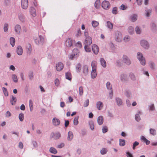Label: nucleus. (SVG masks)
<instances>
[{"instance_id": "nucleus-12", "label": "nucleus", "mask_w": 157, "mask_h": 157, "mask_svg": "<svg viewBox=\"0 0 157 157\" xmlns=\"http://www.w3.org/2000/svg\"><path fill=\"white\" fill-rule=\"evenodd\" d=\"M123 61L126 64L129 65L131 63V62L127 56L125 55H124L123 56Z\"/></svg>"}, {"instance_id": "nucleus-36", "label": "nucleus", "mask_w": 157, "mask_h": 157, "mask_svg": "<svg viewBox=\"0 0 157 157\" xmlns=\"http://www.w3.org/2000/svg\"><path fill=\"white\" fill-rule=\"evenodd\" d=\"M128 30L130 34H132L134 32V29L132 26H130L128 27Z\"/></svg>"}, {"instance_id": "nucleus-19", "label": "nucleus", "mask_w": 157, "mask_h": 157, "mask_svg": "<svg viewBox=\"0 0 157 157\" xmlns=\"http://www.w3.org/2000/svg\"><path fill=\"white\" fill-rule=\"evenodd\" d=\"M83 72L85 75H87L88 72V67L86 65H85L82 67Z\"/></svg>"}, {"instance_id": "nucleus-50", "label": "nucleus", "mask_w": 157, "mask_h": 157, "mask_svg": "<svg viewBox=\"0 0 157 157\" xmlns=\"http://www.w3.org/2000/svg\"><path fill=\"white\" fill-rule=\"evenodd\" d=\"M139 144V143L137 141H135L133 144L132 148L133 150L135 149V147L136 146H138Z\"/></svg>"}, {"instance_id": "nucleus-37", "label": "nucleus", "mask_w": 157, "mask_h": 157, "mask_svg": "<svg viewBox=\"0 0 157 157\" xmlns=\"http://www.w3.org/2000/svg\"><path fill=\"white\" fill-rule=\"evenodd\" d=\"M79 117H78L77 116L76 117H75L74 120V124L75 125H77L78 124V119Z\"/></svg>"}, {"instance_id": "nucleus-13", "label": "nucleus", "mask_w": 157, "mask_h": 157, "mask_svg": "<svg viewBox=\"0 0 157 157\" xmlns=\"http://www.w3.org/2000/svg\"><path fill=\"white\" fill-rule=\"evenodd\" d=\"M17 52L19 55H21L23 52V49L20 46H18L17 48Z\"/></svg>"}, {"instance_id": "nucleus-53", "label": "nucleus", "mask_w": 157, "mask_h": 157, "mask_svg": "<svg viewBox=\"0 0 157 157\" xmlns=\"http://www.w3.org/2000/svg\"><path fill=\"white\" fill-rule=\"evenodd\" d=\"M130 39V37L128 36H125L124 38V40L125 42H127Z\"/></svg>"}, {"instance_id": "nucleus-20", "label": "nucleus", "mask_w": 157, "mask_h": 157, "mask_svg": "<svg viewBox=\"0 0 157 157\" xmlns=\"http://www.w3.org/2000/svg\"><path fill=\"white\" fill-rule=\"evenodd\" d=\"M30 13L31 15L33 17H35L36 15V12L35 9L33 7H31L30 10Z\"/></svg>"}, {"instance_id": "nucleus-52", "label": "nucleus", "mask_w": 157, "mask_h": 157, "mask_svg": "<svg viewBox=\"0 0 157 157\" xmlns=\"http://www.w3.org/2000/svg\"><path fill=\"white\" fill-rule=\"evenodd\" d=\"M135 118L136 120L137 121H139L140 120V118L139 115L138 114H136L135 116Z\"/></svg>"}, {"instance_id": "nucleus-26", "label": "nucleus", "mask_w": 157, "mask_h": 157, "mask_svg": "<svg viewBox=\"0 0 157 157\" xmlns=\"http://www.w3.org/2000/svg\"><path fill=\"white\" fill-rule=\"evenodd\" d=\"M10 43L12 46L13 47L15 45V40L14 37H11L10 38Z\"/></svg>"}, {"instance_id": "nucleus-61", "label": "nucleus", "mask_w": 157, "mask_h": 157, "mask_svg": "<svg viewBox=\"0 0 157 157\" xmlns=\"http://www.w3.org/2000/svg\"><path fill=\"white\" fill-rule=\"evenodd\" d=\"M90 126L91 129L93 130L94 128V125L93 122H90Z\"/></svg>"}, {"instance_id": "nucleus-64", "label": "nucleus", "mask_w": 157, "mask_h": 157, "mask_svg": "<svg viewBox=\"0 0 157 157\" xmlns=\"http://www.w3.org/2000/svg\"><path fill=\"white\" fill-rule=\"evenodd\" d=\"M11 116V114L10 112L9 111H7L6 113V117H9Z\"/></svg>"}, {"instance_id": "nucleus-3", "label": "nucleus", "mask_w": 157, "mask_h": 157, "mask_svg": "<svg viewBox=\"0 0 157 157\" xmlns=\"http://www.w3.org/2000/svg\"><path fill=\"white\" fill-rule=\"evenodd\" d=\"M102 7L104 9L107 10L110 6V4L109 1L106 0L103 1L101 4Z\"/></svg>"}, {"instance_id": "nucleus-15", "label": "nucleus", "mask_w": 157, "mask_h": 157, "mask_svg": "<svg viewBox=\"0 0 157 157\" xmlns=\"http://www.w3.org/2000/svg\"><path fill=\"white\" fill-rule=\"evenodd\" d=\"M15 30L16 33L19 34L21 30V26L20 25H17L15 27Z\"/></svg>"}, {"instance_id": "nucleus-9", "label": "nucleus", "mask_w": 157, "mask_h": 157, "mask_svg": "<svg viewBox=\"0 0 157 157\" xmlns=\"http://www.w3.org/2000/svg\"><path fill=\"white\" fill-rule=\"evenodd\" d=\"M60 136V134L59 132L56 133L55 134L54 133H52L51 135V137L56 140L59 139Z\"/></svg>"}, {"instance_id": "nucleus-46", "label": "nucleus", "mask_w": 157, "mask_h": 157, "mask_svg": "<svg viewBox=\"0 0 157 157\" xmlns=\"http://www.w3.org/2000/svg\"><path fill=\"white\" fill-rule=\"evenodd\" d=\"M2 90L5 95L6 96H7L8 95V92L7 89L3 87L2 88Z\"/></svg>"}, {"instance_id": "nucleus-5", "label": "nucleus", "mask_w": 157, "mask_h": 157, "mask_svg": "<svg viewBox=\"0 0 157 157\" xmlns=\"http://www.w3.org/2000/svg\"><path fill=\"white\" fill-rule=\"evenodd\" d=\"M21 6L24 9H26L28 6V0H21Z\"/></svg>"}, {"instance_id": "nucleus-28", "label": "nucleus", "mask_w": 157, "mask_h": 157, "mask_svg": "<svg viewBox=\"0 0 157 157\" xmlns=\"http://www.w3.org/2000/svg\"><path fill=\"white\" fill-rule=\"evenodd\" d=\"M39 38L40 40V42L37 41L36 39H35V38H34V39L35 40V42L37 44H39L40 43V42H43V41H44V38L42 37L41 35L39 36Z\"/></svg>"}, {"instance_id": "nucleus-4", "label": "nucleus", "mask_w": 157, "mask_h": 157, "mask_svg": "<svg viewBox=\"0 0 157 157\" xmlns=\"http://www.w3.org/2000/svg\"><path fill=\"white\" fill-rule=\"evenodd\" d=\"M115 37L117 41L120 42L122 38L121 33L119 31L116 32L115 33Z\"/></svg>"}, {"instance_id": "nucleus-32", "label": "nucleus", "mask_w": 157, "mask_h": 157, "mask_svg": "<svg viewBox=\"0 0 157 157\" xmlns=\"http://www.w3.org/2000/svg\"><path fill=\"white\" fill-rule=\"evenodd\" d=\"M119 145L121 146H123L125 145V140H124L119 139Z\"/></svg>"}, {"instance_id": "nucleus-6", "label": "nucleus", "mask_w": 157, "mask_h": 157, "mask_svg": "<svg viewBox=\"0 0 157 157\" xmlns=\"http://www.w3.org/2000/svg\"><path fill=\"white\" fill-rule=\"evenodd\" d=\"M64 65L61 62H59L56 64V68L58 71H60L62 70L63 68Z\"/></svg>"}, {"instance_id": "nucleus-31", "label": "nucleus", "mask_w": 157, "mask_h": 157, "mask_svg": "<svg viewBox=\"0 0 157 157\" xmlns=\"http://www.w3.org/2000/svg\"><path fill=\"white\" fill-rule=\"evenodd\" d=\"M97 66L96 62L95 61H93L91 63V66L92 70H96Z\"/></svg>"}, {"instance_id": "nucleus-25", "label": "nucleus", "mask_w": 157, "mask_h": 157, "mask_svg": "<svg viewBox=\"0 0 157 157\" xmlns=\"http://www.w3.org/2000/svg\"><path fill=\"white\" fill-rule=\"evenodd\" d=\"M97 76L96 70H92L91 72V76L93 78H95Z\"/></svg>"}, {"instance_id": "nucleus-41", "label": "nucleus", "mask_w": 157, "mask_h": 157, "mask_svg": "<svg viewBox=\"0 0 157 157\" xmlns=\"http://www.w3.org/2000/svg\"><path fill=\"white\" fill-rule=\"evenodd\" d=\"M79 92L80 95H82L83 93V89L82 86H81L79 87Z\"/></svg>"}, {"instance_id": "nucleus-43", "label": "nucleus", "mask_w": 157, "mask_h": 157, "mask_svg": "<svg viewBox=\"0 0 157 157\" xmlns=\"http://www.w3.org/2000/svg\"><path fill=\"white\" fill-rule=\"evenodd\" d=\"M19 118L21 121H23L24 118V114L23 113H20L19 115Z\"/></svg>"}, {"instance_id": "nucleus-45", "label": "nucleus", "mask_w": 157, "mask_h": 157, "mask_svg": "<svg viewBox=\"0 0 157 157\" xmlns=\"http://www.w3.org/2000/svg\"><path fill=\"white\" fill-rule=\"evenodd\" d=\"M19 19L22 21H24V19L23 15L21 13H20L18 15Z\"/></svg>"}, {"instance_id": "nucleus-34", "label": "nucleus", "mask_w": 157, "mask_h": 157, "mask_svg": "<svg viewBox=\"0 0 157 157\" xmlns=\"http://www.w3.org/2000/svg\"><path fill=\"white\" fill-rule=\"evenodd\" d=\"M91 23L92 26L94 28L96 27L99 25V22L95 21H93Z\"/></svg>"}, {"instance_id": "nucleus-8", "label": "nucleus", "mask_w": 157, "mask_h": 157, "mask_svg": "<svg viewBox=\"0 0 157 157\" xmlns=\"http://www.w3.org/2000/svg\"><path fill=\"white\" fill-rule=\"evenodd\" d=\"M92 50L94 54H98L99 51L98 47L95 44L92 47Z\"/></svg>"}, {"instance_id": "nucleus-55", "label": "nucleus", "mask_w": 157, "mask_h": 157, "mask_svg": "<svg viewBox=\"0 0 157 157\" xmlns=\"http://www.w3.org/2000/svg\"><path fill=\"white\" fill-rule=\"evenodd\" d=\"M8 25L7 24H5L4 25V31L6 32L7 31L8 29Z\"/></svg>"}, {"instance_id": "nucleus-42", "label": "nucleus", "mask_w": 157, "mask_h": 157, "mask_svg": "<svg viewBox=\"0 0 157 157\" xmlns=\"http://www.w3.org/2000/svg\"><path fill=\"white\" fill-rule=\"evenodd\" d=\"M116 101L117 103V105H121L122 104V101H121V99L119 98H117L116 99Z\"/></svg>"}, {"instance_id": "nucleus-2", "label": "nucleus", "mask_w": 157, "mask_h": 157, "mask_svg": "<svg viewBox=\"0 0 157 157\" xmlns=\"http://www.w3.org/2000/svg\"><path fill=\"white\" fill-rule=\"evenodd\" d=\"M137 57L142 65H145L146 64V62L145 59L143 58L142 54L140 52H138L137 53Z\"/></svg>"}, {"instance_id": "nucleus-1", "label": "nucleus", "mask_w": 157, "mask_h": 157, "mask_svg": "<svg viewBox=\"0 0 157 157\" xmlns=\"http://www.w3.org/2000/svg\"><path fill=\"white\" fill-rule=\"evenodd\" d=\"M79 51L76 48H74L72 52V55H71L69 58L71 59H73L77 57L79 55Z\"/></svg>"}, {"instance_id": "nucleus-57", "label": "nucleus", "mask_w": 157, "mask_h": 157, "mask_svg": "<svg viewBox=\"0 0 157 157\" xmlns=\"http://www.w3.org/2000/svg\"><path fill=\"white\" fill-rule=\"evenodd\" d=\"M130 76L132 79L135 80V76L133 73H131L130 74Z\"/></svg>"}, {"instance_id": "nucleus-59", "label": "nucleus", "mask_w": 157, "mask_h": 157, "mask_svg": "<svg viewBox=\"0 0 157 157\" xmlns=\"http://www.w3.org/2000/svg\"><path fill=\"white\" fill-rule=\"evenodd\" d=\"M55 84L56 86H58L59 84V80L56 78L55 81Z\"/></svg>"}, {"instance_id": "nucleus-58", "label": "nucleus", "mask_w": 157, "mask_h": 157, "mask_svg": "<svg viewBox=\"0 0 157 157\" xmlns=\"http://www.w3.org/2000/svg\"><path fill=\"white\" fill-rule=\"evenodd\" d=\"M81 66L80 64H78L76 66V69L77 72H79L80 70Z\"/></svg>"}, {"instance_id": "nucleus-35", "label": "nucleus", "mask_w": 157, "mask_h": 157, "mask_svg": "<svg viewBox=\"0 0 157 157\" xmlns=\"http://www.w3.org/2000/svg\"><path fill=\"white\" fill-rule=\"evenodd\" d=\"M12 78L15 82H17L18 81V79L17 76L15 74L12 75Z\"/></svg>"}, {"instance_id": "nucleus-48", "label": "nucleus", "mask_w": 157, "mask_h": 157, "mask_svg": "<svg viewBox=\"0 0 157 157\" xmlns=\"http://www.w3.org/2000/svg\"><path fill=\"white\" fill-rule=\"evenodd\" d=\"M108 130V128L106 126H105L103 127L102 129V132L104 133H105Z\"/></svg>"}, {"instance_id": "nucleus-47", "label": "nucleus", "mask_w": 157, "mask_h": 157, "mask_svg": "<svg viewBox=\"0 0 157 157\" xmlns=\"http://www.w3.org/2000/svg\"><path fill=\"white\" fill-rule=\"evenodd\" d=\"M121 80L122 81L127 80L126 76L124 75H122L121 77Z\"/></svg>"}, {"instance_id": "nucleus-54", "label": "nucleus", "mask_w": 157, "mask_h": 157, "mask_svg": "<svg viewBox=\"0 0 157 157\" xmlns=\"http://www.w3.org/2000/svg\"><path fill=\"white\" fill-rule=\"evenodd\" d=\"M150 133L151 134L154 135L156 134V131L155 130L151 128L150 130Z\"/></svg>"}, {"instance_id": "nucleus-22", "label": "nucleus", "mask_w": 157, "mask_h": 157, "mask_svg": "<svg viewBox=\"0 0 157 157\" xmlns=\"http://www.w3.org/2000/svg\"><path fill=\"white\" fill-rule=\"evenodd\" d=\"M141 139L143 142L146 143V144L148 145L150 143V141L146 139L144 136H142Z\"/></svg>"}, {"instance_id": "nucleus-49", "label": "nucleus", "mask_w": 157, "mask_h": 157, "mask_svg": "<svg viewBox=\"0 0 157 157\" xmlns=\"http://www.w3.org/2000/svg\"><path fill=\"white\" fill-rule=\"evenodd\" d=\"M107 88L108 90L112 89V86L110 85V83L109 82H108L106 84Z\"/></svg>"}, {"instance_id": "nucleus-60", "label": "nucleus", "mask_w": 157, "mask_h": 157, "mask_svg": "<svg viewBox=\"0 0 157 157\" xmlns=\"http://www.w3.org/2000/svg\"><path fill=\"white\" fill-rule=\"evenodd\" d=\"M136 33L137 34H139L140 33V30L138 27H136L135 29Z\"/></svg>"}, {"instance_id": "nucleus-44", "label": "nucleus", "mask_w": 157, "mask_h": 157, "mask_svg": "<svg viewBox=\"0 0 157 157\" xmlns=\"http://www.w3.org/2000/svg\"><path fill=\"white\" fill-rule=\"evenodd\" d=\"M117 8L115 7L113 8L112 12L114 14H116L117 13Z\"/></svg>"}, {"instance_id": "nucleus-18", "label": "nucleus", "mask_w": 157, "mask_h": 157, "mask_svg": "<svg viewBox=\"0 0 157 157\" xmlns=\"http://www.w3.org/2000/svg\"><path fill=\"white\" fill-rule=\"evenodd\" d=\"M98 124L100 125L102 124L103 122V119L102 116H100L98 118Z\"/></svg>"}, {"instance_id": "nucleus-11", "label": "nucleus", "mask_w": 157, "mask_h": 157, "mask_svg": "<svg viewBox=\"0 0 157 157\" xmlns=\"http://www.w3.org/2000/svg\"><path fill=\"white\" fill-rule=\"evenodd\" d=\"M92 43V39L91 37L88 36L87 37L85 41V45H90Z\"/></svg>"}, {"instance_id": "nucleus-63", "label": "nucleus", "mask_w": 157, "mask_h": 157, "mask_svg": "<svg viewBox=\"0 0 157 157\" xmlns=\"http://www.w3.org/2000/svg\"><path fill=\"white\" fill-rule=\"evenodd\" d=\"M64 146V144L63 143L60 144L57 146V147L58 148H60L63 147Z\"/></svg>"}, {"instance_id": "nucleus-21", "label": "nucleus", "mask_w": 157, "mask_h": 157, "mask_svg": "<svg viewBox=\"0 0 157 157\" xmlns=\"http://www.w3.org/2000/svg\"><path fill=\"white\" fill-rule=\"evenodd\" d=\"M66 78L69 80L71 81L72 78V76L71 73L70 72H67L66 73Z\"/></svg>"}, {"instance_id": "nucleus-38", "label": "nucleus", "mask_w": 157, "mask_h": 157, "mask_svg": "<svg viewBox=\"0 0 157 157\" xmlns=\"http://www.w3.org/2000/svg\"><path fill=\"white\" fill-rule=\"evenodd\" d=\"M26 48L28 49V52L29 53H30L32 50L31 46L30 44H29L26 45Z\"/></svg>"}, {"instance_id": "nucleus-27", "label": "nucleus", "mask_w": 157, "mask_h": 157, "mask_svg": "<svg viewBox=\"0 0 157 157\" xmlns=\"http://www.w3.org/2000/svg\"><path fill=\"white\" fill-rule=\"evenodd\" d=\"M49 151L53 154H56L57 153V150L53 147H51L49 149Z\"/></svg>"}, {"instance_id": "nucleus-56", "label": "nucleus", "mask_w": 157, "mask_h": 157, "mask_svg": "<svg viewBox=\"0 0 157 157\" xmlns=\"http://www.w3.org/2000/svg\"><path fill=\"white\" fill-rule=\"evenodd\" d=\"M81 31L80 29H78L75 34V36H79L81 35Z\"/></svg>"}, {"instance_id": "nucleus-14", "label": "nucleus", "mask_w": 157, "mask_h": 157, "mask_svg": "<svg viewBox=\"0 0 157 157\" xmlns=\"http://www.w3.org/2000/svg\"><path fill=\"white\" fill-rule=\"evenodd\" d=\"M52 122L54 125H58L60 123V121L58 119L54 118L53 119Z\"/></svg>"}, {"instance_id": "nucleus-10", "label": "nucleus", "mask_w": 157, "mask_h": 157, "mask_svg": "<svg viewBox=\"0 0 157 157\" xmlns=\"http://www.w3.org/2000/svg\"><path fill=\"white\" fill-rule=\"evenodd\" d=\"M72 41L71 38H69L66 40L65 44L67 47H70L72 46Z\"/></svg>"}, {"instance_id": "nucleus-23", "label": "nucleus", "mask_w": 157, "mask_h": 157, "mask_svg": "<svg viewBox=\"0 0 157 157\" xmlns=\"http://www.w3.org/2000/svg\"><path fill=\"white\" fill-rule=\"evenodd\" d=\"M73 136L72 132L69 131L68 132L67 139L69 140H71L73 138Z\"/></svg>"}, {"instance_id": "nucleus-39", "label": "nucleus", "mask_w": 157, "mask_h": 157, "mask_svg": "<svg viewBox=\"0 0 157 157\" xmlns=\"http://www.w3.org/2000/svg\"><path fill=\"white\" fill-rule=\"evenodd\" d=\"M88 45H85L84 46V49L87 52H90L91 51V49L90 48Z\"/></svg>"}, {"instance_id": "nucleus-29", "label": "nucleus", "mask_w": 157, "mask_h": 157, "mask_svg": "<svg viewBox=\"0 0 157 157\" xmlns=\"http://www.w3.org/2000/svg\"><path fill=\"white\" fill-rule=\"evenodd\" d=\"M100 62L101 65L104 67H106V62L104 59L103 58L100 59Z\"/></svg>"}, {"instance_id": "nucleus-51", "label": "nucleus", "mask_w": 157, "mask_h": 157, "mask_svg": "<svg viewBox=\"0 0 157 157\" xmlns=\"http://www.w3.org/2000/svg\"><path fill=\"white\" fill-rule=\"evenodd\" d=\"M107 151V150L106 149L103 148L102 149V150L101 151V154L102 155H104L105 154Z\"/></svg>"}, {"instance_id": "nucleus-17", "label": "nucleus", "mask_w": 157, "mask_h": 157, "mask_svg": "<svg viewBox=\"0 0 157 157\" xmlns=\"http://www.w3.org/2000/svg\"><path fill=\"white\" fill-rule=\"evenodd\" d=\"M97 108L99 110H100L103 107V105L101 101H98L96 104Z\"/></svg>"}, {"instance_id": "nucleus-24", "label": "nucleus", "mask_w": 157, "mask_h": 157, "mask_svg": "<svg viewBox=\"0 0 157 157\" xmlns=\"http://www.w3.org/2000/svg\"><path fill=\"white\" fill-rule=\"evenodd\" d=\"M101 3L100 0H97L95 3L94 6L95 7L98 9L100 6Z\"/></svg>"}, {"instance_id": "nucleus-7", "label": "nucleus", "mask_w": 157, "mask_h": 157, "mask_svg": "<svg viewBox=\"0 0 157 157\" xmlns=\"http://www.w3.org/2000/svg\"><path fill=\"white\" fill-rule=\"evenodd\" d=\"M140 44L145 49H147L149 47V45L147 41L145 40H141L140 42Z\"/></svg>"}, {"instance_id": "nucleus-16", "label": "nucleus", "mask_w": 157, "mask_h": 157, "mask_svg": "<svg viewBox=\"0 0 157 157\" xmlns=\"http://www.w3.org/2000/svg\"><path fill=\"white\" fill-rule=\"evenodd\" d=\"M17 101V98L12 95L11 96L10 103L12 105H15Z\"/></svg>"}, {"instance_id": "nucleus-62", "label": "nucleus", "mask_w": 157, "mask_h": 157, "mask_svg": "<svg viewBox=\"0 0 157 157\" xmlns=\"http://www.w3.org/2000/svg\"><path fill=\"white\" fill-rule=\"evenodd\" d=\"M127 8V7L123 4H122L120 7V9L122 10H125Z\"/></svg>"}, {"instance_id": "nucleus-33", "label": "nucleus", "mask_w": 157, "mask_h": 157, "mask_svg": "<svg viewBox=\"0 0 157 157\" xmlns=\"http://www.w3.org/2000/svg\"><path fill=\"white\" fill-rule=\"evenodd\" d=\"M137 16L136 14H133L131 17V19L132 21L134 22L136 20Z\"/></svg>"}, {"instance_id": "nucleus-40", "label": "nucleus", "mask_w": 157, "mask_h": 157, "mask_svg": "<svg viewBox=\"0 0 157 157\" xmlns=\"http://www.w3.org/2000/svg\"><path fill=\"white\" fill-rule=\"evenodd\" d=\"M29 106L30 111H32L33 110V101L31 100H29Z\"/></svg>"}, {"instance_id": "nucleus-30", "label": "nucleus", "mask_w": 157, "mask_h": 157, "mask_svg": "<svg viewBox=\"0 0 157 157\" xmlns=\"http://www.w3.org/2000/svg\"><path fill=\"white\" fill-rule=\"evenodd\" d=\"M107 26L108 28L111 30L113 28V24L109 21L107 22Z\"/></svg>"}]
</instances>
